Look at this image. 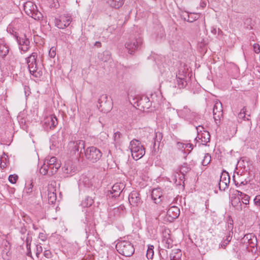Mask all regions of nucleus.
Segmentation results:
<instances>
[{
  "label": "nucleus",
  "instance_id": "nucleus-1",
  "mask_svg": "<svg viewBox=\"0 0 260 260\" xmlns=\"http://www.w3.org/2000/svg\"><path fill=\"white\" fill-rule=\"evenodd\" d=\"M60 166L61 163L57 158L54 156L51 157L49 159H45L43 165L40 169V172L43 175L48 174L52 176L57 171Z\"/></svg>",
  "mask_w": 260,
  "mask_h": 260
},
{
  "label": "nucleus",
  "instance_id": "nucleus-2",
  "mask_svg": "<svg viewBox=\"0 0 260 260\" xmlns=\"http://www.w3.org/2000/svg\"><path fill=\"white\" fill-rule=\"evenodd\" d=\"M37 56L36 52H32L26 58V62L30 74L36 77H40L42 75V72L37 61Z\"/></svg>",
  "mask_w": 260,
  "mask_h": 260
},
{
  "label": "nucleus",
  "instance_id": "nucleus-3",
  "mask_svg": "<svg viewBox=\"0 0 260 260\" xmlns=\"http://www.w3.org/2000/svg\"><path fill=\"white\" fill-rule=\"evenodd\" d=\"M129 149L133 158L136 160L142 158L145 154L144 147L136 139H133L131 141Z\"/></svg>",
  "mask_w": 260,
  "mask_h": 260
},
{
  "label": "nucleus",
  "instance_id": "nucleus-4",
  "mask_svg": "<svg viewBox=\"0 0 260 260\" xmlns=\"http://www.w3.org/2000/svg\"><path fill=\"white\" fill-rule=\"evenodd\" d=\"M116 248L120 254L125 256H131L135 252L133 245L128 241H119L116 245Z\"/></svg>",
  "mask_w": 260,
  "mask_h": 260
},
{
  "label": "nucleus",
  "instance_id": "nucleus-5",
  "mask_svg": "<svg viewBox=\"0 0 260 260\" xmlns=\"http://www.w3.org/2000/svg\"><path fill=\"white\" fill-rule=\"evenodd\" d=\"M24 11L29 16L35 20H40L42 17V13L37 9V6L32 2L28 1L24 3Z\"/></svg>",
  "mask_w": 260,
  "mask_h": 260
},
{
  "label": "nucleus",
  "instance_id": "nucleus-6",
  "mask_svg": "<svg viewBox=\"0 0 260 260\" xmlns=\"http://www.w3.org/2000/svg\"><path fill=\"white\" fill-rule=\"evenodd\" d=\"M102 156L101 151L94 146L88 147L85 150V156L87 159L94 163L99 161Z\"/></svg>",
  "mask_w": 260,
  "mask_h": 260
},
{
  "label": "nucleus",
  "instance_id": "nucleus-7",
  "mask_svg": "<svg viewBox=\"0 0 260 260\" xmlns=\"http://www.w3.org/2000/svg\"><path fill=\"white\" fill-rule=\"evenodd\" d=\"M244 243H247L248 248H251L249 250L253 253H256L257 251V240L256 237L252 234L245 235L243 238Z\"/></svg>",
  "mask_w": 260,
  "mask_h": 260
},
{
  "label": "nucleus",
  "instance_id": "nucleus-8",
  "mask_svg": "<svg viewBox=\"0 0 260 260\" xmlns=\"http://www.w3.org/2000/svg\"><path fill=\"white\" fill-rule=\"evenodd\" d=\"M98 102L99 104L97 106L102 112L107 113L112 108V102L108 100V96L106 94L102 95L99 98Z\"/></svg>",
  "mask_w": 260,
  "mask_h": 260
},
{
  "label": "nucleus",
  "instance_id": "nucleus-9",
  "mask_svg": "<svg viewBox=\"0 0 260 260\" xmlns=\"http://www.w3.org/2000/svg\"><path fill=\"white\" fill-rule=\"evenodd\" d=\"M71 22V17L69 14L60 15L55 19V26L58 28L63 29L68 26Z\"/></svg>",
  "mask_w": 260,
  "mask_h": 260
},
{
  "label": "nucleus",
  "instance_id": "nucleus-10",
  "mask_svg": "<svg viewBox=\"0 0 260 260\" xmlns=\"http://www.w3.org/2000/svg\"><path fill=\"white\" fill-rule=\"evenodd\" d=\"M57 124V119L54 115L46 117L43 121V126L46 131L54 129Z\"/></svg>",
  "mask_w": 260,
  "mask_h": 260
},
{
  "label": "nucleus",
  "instance_id": "nucleus-11",
  "mask_svg": "<svg viewBox=\"0 0 260 260\" xmlns=\"http://www.w3.org/2000/svg\"><path fill=\"white\" fill-rule=\"evenodd\" d=\"M213 118L216 124L220 122L223 116V108L220 102L217 100L214 102L213 108Z\"/></svg>",
  "mask_w": 260,
  "mask_h": 260
},
{
  "label": "nucleus",
  "instance_id": "nucleus-12",
  "mask_svg": "<svg viewBox=\"0 0 260 260\" xmlns=\"http://www.w3.org/2000/svg\"><path fill=\"white\" fill-rule=\"evenodd\" d=\"M142 44V40L139 38L132 41H128L125 44V47L129 54H133Z\"/></svg>",
  "mask_w": 260,
  "mask_h": 260
},
{
  "label": "nucleus",
  "instance_id": "nucleus-13",
  "mask_svg": "<svg viewBox=\"0 0 260 260\" xmlns=\"http://www.w3.org/2000/svg\"><path fill=\"white\" fill-rule=\"evenodd\" d=\"M230 178L229 173L223 171L220 175V180L218 183L219 188L220 190H224L230 183Z\"/></svg>",
  "mask_w": 260,
  "mask_h": 260
},
{
  "label": "nucleus",
  "instance_id": "nucleus-14",
  "mask_svg": "<svg viewBox=\"0 0 260 260\" xmlns=\"http://www.w3.org/2000/svg\"><path fill=\"white\" fill-rule=\"evenodd\" d=\"M129 204L133 207H138L142 203L140 193L137 191H133L128 196Z\"/></svg>",
  "mask_w": 260,
  "mask_h": 260
},
{
  "label": "nucleus",
  "instance_id": "nucleus-15",
  "mask_svg": "<svg viewBox=\"0 0 260 260\" xmlns=\"http://www.w3.org/2000/svg\"><path fill=\"white\" fill-rule=\"evenodd\" d=\"M178 115L187 120H191L195 117V113L192 112L187 106H184L182 109L177 111Z\"/></svg>",
  "mask_w": 260,
  "mask_h": 260
},
{
  "label": "nucleus",
  "instance_id": "nucleus-16",
  "mask_svg": "<svg viewBox=\"0 0 260 260\" xmlns=\"http://www.w3.org/2000/svg\"><path fill=\"white\" fill-rule=\"evenodd\" d=\"M180 215V209L176 206L171 207L167 212L166 218L169 222H172Z\"/></svg>",
  "mask_w": 260,
  "mask_h": 260
},
{
  "label": "nucleus",
  "instance_id": "nucleus-17",
  "mask_svg": "<svg viewBox=\"0 0 260 260\" xmlns=\"http://www.w3.org/2000/svg\"><path fill=\"white\" fill-rule=\"evenodd\" d=\"M17 40L19 46V49L24 53L26 52L30 47L29 40L25 36H23L22 37H17Z\"/></svg>",
  "mask_w": 260,
  "mask_h": 260
},
{
  "label": "nucleus",
  "instance_id": "nucleus-18",
  "mask_svg": "<svg viewBox=\"0 0 260 260\" xmlns=\"http://www.w3.org/2000/svg\"><path fill=\"white\" fill-rule=\"evenodd\" d=\"M123 188L124 185L123 183H117L114 184L112 187V190L110 191L112 197L116 198L118 197Z\"/></svg>",
  "mask_w": 260,
  "mask_h": 260
},
{
  "label": "nucleus",
  "instance_id": "nucleus-19",
  "mask_svg": "<svg viewBox=\"0 0 260 260\" xmlns=\"http://www.w3.org/2000/svg\"><path fill=\"white\" fill-rule=\"evenodd\" d=\"M63 169L64 173L70 175H72V173H75L77 171V168L75 165L70 160L66 162Z\"/></svg>",
  "mask_w": 260,
  "mask_h": 260
},
{
  "label": "nucleus",
  "instance_id": "nucleus-20",
  "mask_svg": "<svg viewBox=\"0 0 260 260\" xmlns=\"http://www.w3.org/2000/svg\"><path fill=\"white\" fill-rule=\"evenodd\" d=\"M151 102L146 96H143L138 101V106H141L143 110L149 109L151 106Z\"/></svg>",
  "mask_w": 260,
  "mask_h": 260
},
{
  "label": "nucleus",
  "instance_id": "nucleus-21",
  "mask_svg": "<svg viewBox=\"0 0 260 260\" xmlns=\"http://www.w3.org/2000/svg\"><path fill=\"white\" fill-rule=\"evenodd\" d=\"M162 242L165 243V246L167 248H171L172 246L173 241L170 234L166 231L163 234Z\"/></svg>",
  "mask_w": 260,
  "mask_h": 260
},
{
  "label": "nucleus",
  "instance_id": "nucleus-22",
  "mask_svg": "<svg viewBox=\"0 0 260 260\" xmlns=\"http://www.w3.org/2000/svg\"><path fill=\"white\" fill-rule=\"evenodd\" d=\"M162 196V193L159 189H153L151 192V198L156 204L161 201L160 198Z\"/></svg>",
  "mask_w": 260,
  "mask_h": 260
},
{
  "label": "nucleus",
  "instance_id": "nucleus-23",
  "mask_svg": "<svg viewBox=\"0 0 260 260\" xmlns=\"http://www.w3.org/2000/svg\"><path fill=\"white\" fill-rule=\"evenodd\" d=\"M73 147L76 151L82 152V149H84L85 142L83 140H78L73 143Z\"/></svg>",
  "mask_w": 260,
  "mask_h": 260
},
{
  "label": "nucleus",
  "instance_id": "nucleus-24",
  "mask_svg": "<svg viewBox=\"0 0 260 260\" xmlns=\"http://www.w3.org/2000/svg\"><path fill=\"white\" fill-rule=\"evenodd\" d=\"M80 186H84L86 187H90L92 186V181L87 177L83 176L79 180Z\"/></svg>",
  "mask_w": 260,
  "mask_h": 260
},
{
  "label": "nucleus",
  "instance_id": "nucleus-25",
  "mask_svg": "<svg viewBox=\"0 0 260 260\" xmlns=\"http://www.w3.org/2000/svg\"><path fill=\"white\" fill-rule=\"evenodd\" d=\"M55 189L53 187L49 188L48 192V199L49 203L53 204L56 200V195L54 192Z\"/></svg>",
  "mask_w": 260,
  "mask_h": 260
},
{
  "label": "nucleus",
  "instance_id": "nucleus-26",
  "mask_svg": "<svg viewBox=\"0 0 260 260\" xmlns=\"http://www.w3.org/2000/svg\"><path fill=\"white\" fill-rule=\"evenodd\" d=\"M198 137L199 139L201 140L203 143L206 144L209 141L210 135L208 132L203 131V133L199 134V136Z\"/></svg>",
  "mask_w": 260,
  "mask_h": 260
},
{
  "label": "nucleus",
  "instance_id": "nucleus-27",
  "mask_svg": "<svg viewBox=\"0 0 260 260\" xmlns=\"http://www.w3.org/2000/svg\"><path fill=\"white\" fill-rule=\"evenodd\" d=\"M170 257V260H180L181 257V250L179 249L173 250Z\"/></svg>",
  "mask_w": 260,
  "mask_h": 260
},
{
  "label": "nucleus",
  "instance_id": "nucleus-28",
  "mask_svg": "<svg viewBox=\"0 0 260 260\" xmlns=\"http://www.w3.org/2000/svg\"><path fill=\"white\" fill-rule=\"evenodd\" d=\"M190 169L188 168L186 164H184L180 168V172L181 173V176L180 177V181L179 182V184L181 183V181H183L184 178V174L190 171Z\"/></svg>",
  "mask_w": 260,
  "mask_h": 260
},
{
  "label": "nucleus",
  "instance_id": "nucleus-29",
  "mask_svg": "<svg viewBox=\"0 0 260 260\" xmlns=\"http://www.w3.org/2000/svg\"><path fill=\"white\" fill-rule=\"evenodd\" d=\"M9 52L8 46L6 45L0 44V56L2 57L6 56Z\"/></svg>",
  "mask_w": 260,
  "mask_h": 260
},
{
  "label": "nucleus",
  "instance_id": "nucleus-30",
  "mask_svg": "<svg viewBox=\"0 0 260 260\" xmlns=\"http://www.w3.org/2000/svg\"><path fill=\"white\" fill-rule=\"evenodd\" d=\"M154 246L153 245H149L146 252V256L148 259H152L153 258L154 251Z\"/></svg>",
  "mask_w": 260,
  "mask_h": 260
},
{
  "label": "nucleus",
  "instance_id": "nucleus-31",
  "mask_svg": "<svg viewBox=\"0 0 260 260\" xmlns=\"http://www.w3.org/2000/svg\"><path fill=\"white\" fill-rule=\"evenodd\" d=\"M162 134L159 132H157L155 133V137L154 138V142L153 144V147L154 148L156 142L160 143L162 139Z\"/></svg>",
  "mask_w": 260,
  "mask_h": 260
},
{
  "label": "nucleus",
  "instance_id": "nucleus-32",
  "mask_svg": "<svg viewBox=\"0 0 260 260\" xmlns=\"http://www.w3.org/2000/svg\"><path fill=\"white\" fill-rule=\"evenodd\" d=\"M246 109L245 108H243L242 109H241L240 112L238 114V117L239 118L243 119L244 120H248L249 116V115L246 116Z\"/></svg>",
  "mask_w": 260,
  "mask_h": 260
},
{
  "label": "nucleus",
  "instance_id": "nucleus-33",
  "mask_svg": "<svg viewBox=\"0 0 260 260\" xmlns=\"http://www.w3.org/2000/svg\"><path fill=\"white\" fill-rule=\"evenodd\" d=\"M211 160V157L210 155L208 153L205 154L202 162V165L204 166H207L210 162Z\"/></svg>",
  "mask_w": 260,
  "mask_h": 260
},
{
  "label": "nucleus",
  "instance_id": "nucleus-34",
  "mask_svg": "<svg viewBox=\"0 0 260 260\" xmlns=\"http://www.w3.org/2000/svg\"><path fill=\"white\" fill-rule=\"evenodd\" d=\"M93 202V200L91 198L87 197L83 201L82 204L84 207H87L91 206Z\"/></svg>",
  "mask_w": 260,
  "mask_h": 260
},
{
  "label": "nucleus",
  "instance_id": "nucleus-35",
  "mask_svg": "<svg viewBox=\"0 0 260 260\" xmlns=\"http://www.w3.org/2000/svg\"><path fill=\"white\" fill-rule=\"evenodd\" d=\"M188 17L187 21L192 22L198 19L199 17L197 14H190V15H188Z\"/></svg>",
  "mask_w": 260,
  "mask_h": 260
},
{
  "label": "nucleus",
  "instance_id": "nucleus-36",
  "mask_svg": "<svg viewBox=\"0 0 260 260\" xmlns=\"http://www.w3.org/2000/svg\"><path fill=\"white\" fill-rule=\"evenodd\" d=\"M178 84L180 88H183L186 86V81L182 78H179L178 80Z\"/></svg>",
  "mask_w": 260,
  "mask_h": 260
},
{
  "label": "nucleus",
  "instance_id": "nucleus-37",
  "mask_svg": "<svg viewBox=\"0 0 260 260\" xmlns=\"http://www.w3.org/2000/svg\"><path fill=\"white\" fill-rule=\"evenodd\" d=\"M18 179V176L16 175H10L9 177V181L12 183H15Z\"/></svg>",
  "mask_w": 260,
  "mask_h": 260
},
{
  "label": "nucleus",
  "instance_id": "nucleus-38",
  "mask_svg": "<svg viewBox=\"0 0 260 260\" xmlns=\"http://www.w3.org/2000/svg\"><path fill=\"white\" fill-rule=\"evenodd\" d=\"M231 240V237L230 236H227L226 239L221 244V247L222 248H225Z\"/></svg>",
  "mask_w": 260,
  "mask_h": 260
},
{
  "label": "nucleus",
  "instance_id": "nucleus-39",
  "mask_svg": "<svg viewBox=\"0 0 260 260\" xmlns=\"http://www.w3.org/2000/svg\"><path fill=\"white\" fill-rule=\"evenodd\" d=\"M56 55V49L54 47L50 48L49 51V55L51 58H54Z\"/></svg>",
  "mask_w": 260,
  "mask_h": 260
},
{
  "label": "nucleus",
  "instance_id": "nucleus-40",
  "mask_svg": "<svg viewBox=\"0 0 260 260\" xmlns=\"http://www.w3.org/2000/svg\"><path fill=\"white\" fill-rule=\"evenodd\" d=\"M242 202L243 204L247 205L249 204V197L248 195L245 194L241 198Z\"/></svg>",
  "mask_w": 260,
  "mask_h": 260
},
{
  "label": "nucleus",
  "instance_id": "nucleus-41",
  "mask_svg": "<svg viewBox=\"0 0 260 260\" xmlns=\"http://www.w3.org/2000/svg\"><path fill=\"white\" fill-rule=\"evenodd\" d=\"M37 251H36V255L38 257H39V255L43 251V248L41 245H37L36 246Z\"/></svg>",
  "mask_w": 260,
  "mask_h": 260
},
{
  "label": "nucleus",
  "instance_id": "nucleus-42",
  "mask_svg": "<svg viewBox=\"0 0 260 260\" xmlns=\"http://www.w3.org/2000/svg\"><path fill=\"white\" fill-rule=\"evenodd\" d=\"M125 209L124 206L123 205H121L117 208H115L114 211L115 212H119V213L120 214L121 212L123 211Z\"/></svg>",
  "mask_w": 260,
  "mask_h": 260
},
{
  "label": "nucleus",
  "instance_id": "nucleus-43",
  "mask_svg": "<svg viewBox=\"0 0 260 260\" xmlns=\"http://www.w3.org/2000/svg\"><path fill=\"white\" fill-rule=\"evenodd\" d=\"M254 204L257 206H260V195L256 196L253 200Z\"/></svg>",
  "mask_w": 260,
  "mask_h": 260
},
{
  "label": "nucleus",
  "instance_id": "nucleus-44",
  "mask_svg": "<svg viewBox=\"0 0 260 260\" xmlns=\"http://www.w3.org/2000/svg\"><path fill=\"white\" fill-rule=\"evenodd\" d=\"M44 255L47 258H50L52 257V253L49 250H46L44 252Z\"/></svg>",
  "mask_w": 260,
  "mask_h": 260
},
{
  "label": "nucleus",
  "instance_id": "nucleus-45",
  "mask_svg": "<svg viewBox=\"0 0 260 260\" xmlns=\"http://www.w3.org/2000/svg\"><path fill=\"white\" fill-rule=\"evenodd\" d=\"M253 50L256 53L260 52V46L258 44H254L253 45Z\"/></svg>",
  "mask_w": 260,
  "mask_h": 260
},
{
  "label": "nucleus",
  "instance_id": "nucleus-46",
  "mask_svg": "<svg viewBox=\"0 0 260 260\" xmlns=\"http://www.w3.org/2000/svg\"><path fill=\"white\" fill-rule=\"evenodd\" d=\"M196 130L198 133V137L199 136V134H200L201 133L203 132V131H205L204 128L202 125L196 126Z\"/></svg>",
  "mask_w": 260,
  "mask_h": 260
},
{
  "label": "nucleus",
  "instance_id": "nucleus-47",
  "mask_svg": "<svg viewBox=\"0 0 260 260\" xmlns=\"http://www.w3.org/2000/svg\"><path fill=\"white\" fill-rule=\"evenodd\" d=\"M121 136V134L119 132H117L114 134V139L115 141H118L119 139L120 138Z\"/></svg>",
  "mask_w": 260,
  "mask_h": 260
},
{
  "label": "nucleus",
  "instance_id": "nucleus-48",
  "mask_svg": "<svg viewBox=\"0 0 260 260\" xmlns=\"http://www.w3.org/2000/svg\"><path fill=\"white\" fill-rule=\"evenodd\" d=\"M186 143H183L181 142H178L177 143V146L178 148L181 149H186Z\"/></svg>",
  "mask_w": 260,
  "mask_h": 260
},
{
  "label": "nucleus",
  "instance_id": "nucleus-49",
  "mask_svg": "<svg viewBox=\"0 0 260 260\" xmlns=\"http://www.w3.org/2000/svg\"><path fill=\"white\" fill-rule=\"evenodd\" d=\"M186 151H188V153H189L191 150L193 149V146L191 144L186 143Z\"/></svg>",
  "mask_w": 260,
  "mask_h": 260
},
{
  "label": "nucleus",
  "instance_id": "nucleus-50",
  "mask_svg": "<svg viewBox=\"0 0 260 260\" xmlns=\"http://www.w3.org/2000/svg\"><path fill=\"white\" fill-rule=\"evenodd\" d=\"M26 247L27 250H29L30 249V243H31V238L29 237H27L26 240Z\"/></svg>",
  "mask_w": 260,
  "mask_h": 260
},
{
  "label": "nucleus",
  "instance_id": "nucleus-51",
  "mask_svg": "<svg viewBox=\"0 0 260 260\" xmlns=\"http://www.w3.org/2000/svg\"><path fill=\"white\" fill-rule=\"evenodd\" d=\"M52 7L55 8H58L59 6L58 0H53V3L51 5Z\"/></svg>",
  "mask_w": 260,
  "mask_h": 260
},
{
  "label": "nucleus",
  "instance_id": "nucleus-52",
  "mask_svg": "<svg viewBox=\"0 0 260 260\" xmlns=\"http://www.w3.org/2000/svg\"><path fill=\"white\" fill-rule=\"evenodd\" d=\"M241 177H238V181L239 182L240 185H246L247 183V181L246 180H242L241 178Z\"/></svg>",
  "mask_w": 260,
  "mask_h": 260
},
{
  "label": "nucleus",
  "instance_id": "nucleus-53",
  "mask_svg": "<svg viewBox=\"0 0 260 260\" xmlns=\"http://www.w3.org/2000/svg\"><path fill=\"white\" fill-rule=\"evenodd\" d=\"M39 238L43 241H45L46 239V237L45 235L43 233H40Z\"/></svg>",
  "mask_w": 260,
  "mask_h": 260
},
{
  "label": "nucleus",
  "instance_id": "nucleus-54",
  "mask_svg": "<svg viewBox=\"0 0 260 260\" xmlns=\"http://www.w3.org/2000/svg\"><path fill=\"white\" fill-rule=\"evenodd\" d=\"M104 55L106 56L105 59H102L104 61H106L110 58V54L108 51L104 52Z\"/></svg>",
  "mask_w": 260,
  "mask_h": 260
},
{
  "label": "nucleus",
  "instance_id": "nucleus-55",
  "mask_svg": "<svg viewBox=\"0 0 260 260\" xmlns=\"http://www.w3.org/2000/svg\"><path fill=\"white\" fill-rule=\"evenodd\" d=\"M24 92H25V95L26 96L27 95H29V93H30V91H29V87L26 86H25L24 87Z\"/></svg>",
  "mask_w": 260,
  "mask_h": 260
},
{
  "label": "nucleus",
  "instance_id": "nucleus-56",
  "mask_svg": "<svg viewBox=\"0 0 260 260\" xmlns=\"http://www.w3.org/2000/svg\"><path fill=\"white\" fill-rule=\"evenodd\" d=\"M180 176V174H179V173H177V172H176V173H175L174 174V180H175V182H176V181H177V178H179V180H180V177L181 176Z\"/></svg>",
  "mask_w": 260,
  "mask_h": 260
},
{
  "label": "nucleus",
  "instance_id": "nucleus-57",
  "mask_svg": "<svg viewBox=\"0 0 260 260\" xmlns=\"http://www.w3.org/2000/svg\"><path fill=\"white\" fill-rule=\"evenodd\" d=\"M2 159L3 158H1V164H0V167L2 169H5L6 167V162H2Z\"/></svg>",
  "mask_w": 260,
  "mask_h": 260
},
{
  "label": "nucleus",
  "instance_id": "nucleus-58",
  "mask_svg": "<svg viewBox=\"0 0 260 260\" xmlns=\"http://www.w3.org/2000/svg\"><path fill=\"white\" fill-rule=\"evenodd\" d=\"M200 6L201 8H204L206 6V3L205 1H201Z\"/></svg>",
  "mask_w": 260,
  "mask_h": 260
},
{
  "label": "nucleus",
  "instance_id": "nucleus-59",
  "mask_svg": "<svg viewBox=\"0 0 260 260\" xmlns=\"http://www.w3.org/2000/svg\"><path fill=\"white\" fill-rule=\"evenodd\" d=\"M233 179H234V182H235V185L237 186V187H240L241 185H240V183H239V182L238 181V180H236L235 178V176H234L233 177Z\"/></svg>",
  "mask_w": 260,
  "mask_h": 260
},
{
  "label": "nucleus",
  "instance_id": "nucleus-60",
  "mask_svg": "<svg viewBox=\"0 0 260 260\" xmlns=\"http://www.w3.org/2000/svg\"><path fill=\"white\" fill-rule=\"evenodd\" d=\"M113 1L117 2V7H119L122 4V0H112Z\"/></svg>",
  "mask_w": 260,
  "mask_h": 260
},
{
  "label": "nucleus",
  "instance_id": "nucleus-61",
  "mask_svg": "<svg viewBox=\"0 0 260 260\" xmlns=\"http://www.w3.org/2000/svg\"><path fill=\"white\" fill-rule=\"evenodd\" d=\"M237 192H238V195L240 196L241 198L242 197L244 196V195H245V194H244V193H243L242 192L240 191H239V190H237Z\"/></svg>",
  "mask_w": 260,
  "mask_h": 260
},
{
  "label": "nucleus",
  "instance_id": "nucleus-62",
  "mask_svg": "<svg viewBox=\"0 0 260 260\" xmlns=\"http://www.w3.org/2000/svg\"><path fill=\"white\" fill-rule=\"evenodd\" d=\"M94 45L97 46L98 47H101V43L100 42H96L95 43Z\"/></svg>",
  "mask_w": 260,
  "mask_h": 260
},
{
  "label": "nucleus",
  "instance_id": "nucleus-63",
  "mask_svg": "<svg viewBox=\"0 0 260 260\" xmlns=\"http://www.w3.org/2000/svg\"><path fill=\"white\" fill-rule=\"evenodd\" d=\"M235 200L236 202H238L239 203H240V206H241V203L240 201V199L238 198V199H235Z\"/></svg>",
  "mask_w": 260,
  "mask_h": 260
},
{
  "label": "nucleus",
  "instance_id": "nucleus-64",
  "mask_svg": "<svg viewBox=\"0 0 260 260\" xmlns=\"http://www.w3.org/2000/svg\"><path fill=\"white\" fill-rule=\"evenodd\" d=\"M159 260H164L162 258L160 257Z\"/></svg>",
  "mask_w": 260,
  "mask_h": 260
}]
</instances>
